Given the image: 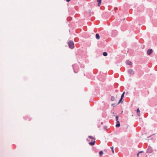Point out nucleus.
I'll list each match as a JSON object with an SVG mask.
<instances>
[{
  "label": "nucleus",
  "instance_id": "nucleus-3",
  "mask_svg": "<svg viewBox=\"0 0 157 157\" xmlns=\"http://www.w3.org/2000/svg\"><path fill=\"white\" fill-rule=\"evenodd\" d=\"M124 94H125V92H124L121 95V99H120V100H119L118 104H119V103H120V102H121V101L124 97Z\"/></svg>",
  "mask_w": 157,
  "mask_h": 157
},
{
  "label": "nucleus",
  "instance_id": "nucleus-8",
  "mask_svg": "<svg viewBox=\"0 0 157 157\" xmlns=\"http://www.w3.org/2000/svg\"><path fill=\"white\" fill-rule=\"evenodd\" d=\"M128 72L130 74L132 75L133 74L134 71L130 69L129 70Z\"/></svg>",
  "mask_w": 157,
  "mask_h": 157
},
{
  "label": "nucleus",
  "instance_id": "nucleus-7",
  "mask_svg": "<svg viewBox=\"0 0 157 157\" xmlns=\"http://www.w3.org/2000/svg\"><path fill=\"white\" fill-rule=\"evenodd\" d=\"M97 1L98 2V6H99L101 3V0H97Z\"/></svg>",
  "mask_w": 157,
  "mask_h": 157
},
{
  "label": "nucleus",
  "instance_id": "nucleus-11",
  "mask_svg": "<svg viewBox=\"0 0 157 157\" xmlns=\"http://www.w3.org/2000/svg\"><path fill=\"white\" fill-rule=\"evenodd\" d=\"M103 55L104 56H106L107 55V53L106 52H104L103 53Z\"/></svg>",
  "mask_w": 157,
  "mask_h": 157
},
{
  "label": "nucleus",
  "instance_id": "nucleus-20",
  "mask_svg": "<svg viewBox=\"0 0 157 157\" xmlns=\"http://www.w3.org/2000/svg\"><path fill=\"white\" fill-rule=\"evenodd\" d=\"M112 105H113V104H112Z\"/></svg>",
  "mask_w": 157,
  "mask_h": 157
},
{
  "label": "nucleus",
  "instance_id": "nucleus-10",
  "mask_svg": "<svg viewBox=\"0 0 157 157\" xmlns=\"http://www.w3.org/2000/svg\"><path fill=\"white\" fill-rule=\"evenodd\" d=\"M95 142V141H94L93 142H90V143H89V144L90 145H94V144Z\"/></svg>",
  "mask_w": 157,
  "mask_h": 157
},
{
  "label": "nucleus",
  "instance_id": "nucleus-18",
  "mask_svg": "<svg viewBox=\"0 0 157 157\" xmlns=\"http://www.w3.org/2000/svg\"><path fill=\"white\" fill-rule=\"evenodd\" d=\"M139 153H138L137 154V156L138 157H139Z\"/></svg>",
  "mask_w": 157,
  "mask_h": 157
},
{
  "label": "nucleus",
  "instance_id": "nucleus-14",
  "mask_svg": "<svg viewBox=\"0 0 157 157\" xmlns=\"http://www.w3.org/2000/svg\"><path fill=\"white\" fill-rule=\"evenodd\" d=\"M115 99V98L113 96H112L111 98V100L112 101H113Z\"/></svg>",
  "mask_w": 157,
  "mask_h": 157
},
{
  "label": "nucleus",
  "instance_id": "nucleus-6",
  "mask_svg": "<svg viewBox=\"0 0 157 157\" xmlns=\"http://www.w3.org/2000/svg\"><path fill=\"white\" fill-rule=\"evenodd\" d=\"M117 124H116V126L117 127H119L120 126V122L119 121H117Z\"/></svg>",
  "mask_w": 157,
  "mask_h": 157
},
{
  "label": "nucleus",
  "instance_id": "nucleus-9",
  "mask_svg": "<svg viewBox=\"0 0 157 157\" xmlns=\"http://www.w3.org/2000/svg\"><path fill=\"white\" fill-rule=\"evenodd\" d=\"M96 37L97 39H99L100 38V36L98 33L96 34Z\"/></svg>",
  "mask_w": 157,
  "mask_h": 157
},
{
  "label": "nucleus",
  "instance_id": "nucleus-17",
  "mask_svg": "<svg viewBox=\"0 0 157 157\" xmlns=\"http://www.w3.org/2000/svg\"><path fill=\"white\" fill-rule=\"evenodd\" d=\"M71 0H66V1L67 2H69V1H70Z\"/></svg>",
  "mask_w": 157,
  "mask_h": 157
},
{
  "label": "nucleus",
  "instance_id": "nucleus-15",
  "mask_svg": "<svg viewBox=\"0 0 157 157\" xmlns=\"http://www.w3.org/2000/svg\"><path fill=\"white\" fill-rule=\"evenodd\" d=\"M116 121H117H117H118V116H117L116 117Z\"/></svg>",
  "mask_w": 157,
  "mask_h": 157
},
{
  "label": "nucleus",
  "instance_id": "nucleus-5",
  "mask_svg": "<svg viewBox=\"0 0 157 157\" xmlns=\"http://www.w3.org/2000/svg\"><path fill=\"white\" fill-rule=\"evenodd\" d=\"M136 113H137L138 116L139 117H140V111L139 110V108H138L137 109V111H136Z\"/></svg>",
  "mask_w": 157,
  "mask_h": 157
},
{
  "label": "nucleus",
  "instance_id": "nucleus-2",
  "mask_svg": "<svg viewBox=\"0 0 157 157\" xmlns=\"http://www.w3.org/2000/svg\"><path fill=\"white\" fill-rule=\"evenodd\" d=\"M152 52L153 50L151 49H149L147 50V53L148 55H150L152 53Z\"/></svg>",
  "mask_w": 157,
  "mask_h": 157
},
{
  "label": "nucleus",
  "instance_id": "nucleus-12",
  "mask_svg": "<svg viewBox=\"0 0 157 157\" xmlns=\"http://www.w3.org/2000/svg\"><path fill=\"white\" fill-rule=\"evenodd\" d=\"M111 149L112 150V152H113V154H114V150H113V147H110Z\"/></svg>",
  "mask_w": 157,
  "mask_h": 157
},
{
  "label": "nucleus",
  "instance_id": "nucleus-13",
  "mask_svg": "<svg viewBox=\"0 0 157 157\" xmlns=\"http://www.w3.org/2000/svg\"><path fill=\"white\" fill-rule=\"evenodd\" d=\"M99 154L100 156H101L103 154V152L102 151H100L99 152Z\"/></svg>",
  "mask_w": 157,
  "mask_h": 157
},
{
  "label": "nucleus",
  "instance_id": "nucleus-19",
  "mask_svg": "<svg viewBox=\"0 0 157 157\" xmlns=\"http://www.w3.org/2000/svg\"><path fill=\"white\" fill-rule=\"evenodd\" d=\"M143 152V151H141L139 152V153H141L142 152Z\"/></svg>",
  "mask_w": 157,
  "mask_h": 157
},
{
  "label": "nucleus",
  "instance_id": "nucleus-21",
  "mask_svg": "<svg viewBox=\"0 0 157 157\" xmlns=\"http://www.w3.org/2000/svg\"><path fill=\"white\" fill-rule=\"evenodd\" d=\"M112 105H113V104H112Z\"/></svg>",
  "mask_w": 157,
  "mask_h": 157
},
{
  "label": "nucleus",
  "instance_id": "nucleus-1",
  "mask_svg": "<svg viewBox=\"0 0 157 157\" xmlns=\"http://www.w3.org/2000/svg\"><path fill=\"white\" fill-rule=\"evenodd\" d=\"M68 45L71 48L73 49L74 48V43L72 41H70L68 43Z\"/></svg>",
  "mask_w": 157,
  "mask_h": 157
},
{
  "label": "nucleus",
  "instance_id": "nucleus-16",
  "mask_svg": "<svg viewBox=\"0 0 157 157\" xmlns=\"http://www.w3.org/2000/svg\"><path fill=\"white\" fill-rule=\"evenodd\" d=\"M89 137L90 139H94L93 138L92 136H89Z\"/></svg>",
  "mask_w": 157,
  "mask_h": 157
},
{
  "label": "nucleus",
  "instance_id": "nucleus-4",
  "mask_svg": "<svg viewBox=\"0 0 157 157\" xmlns=\"http://www.w3.org/2000/svg\"><path fill=\"white\" fill-rule=\"evenodd\" d=\"M126 63L129 65H131L132 64V63L130 61L127 60L126 61Z\"/></svg>",
  "mask_w": 157,
  "mask_h": 157
}]
</instances>
